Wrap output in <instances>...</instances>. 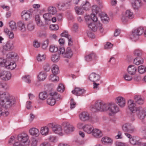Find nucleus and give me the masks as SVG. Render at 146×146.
<instances>
[{
    "label": "nucleus",
    "instance_id": "nucleus-36",
    "mask_svg": "<svg viewBox=\"0 0 146 146\" xmlns=\"http://www.w3.org/2000/svg\"><path fill=\"white\" fill-rule=\"evenodd\" d=\"M47 10L49 13L50 15H55L57 12V10L56 7L50 6L48 7Z\"/></svg>",
    "mask_w": 146,
    "mask_h": 146
},
{
    "label": "nucleus",
    "instance_id": "nucleus-56",
    "mask_svg": "<svg viewBox=\"0 0 146 146\" xmlns=\"http://www.w3.org/2000/svg\"><path fill=\"white\" fill-rule=\"evenodd\" d=\"M50 51L51 52H56L58 50V48L54 45H50L49 49Z\"/></svg>",
    "mask_w": 146,
    "mask_h": 146
},
{
    "label": "nucleus",
    "instance_id": "nucleus-37",
    "mask_svg": "<svg viewBox=\"0 0 146 146\" xmlns=\"http://www.w3.org/2000/svg\"><path fill=\"white\" fill-rule=\"evenodd\" d=\"M35 19L37 25L39 27H43L44 26V24L40 20V19L39 16L37 15L35 16Z\"/></svg>",
    "mask_w": 146,
    "mask_h": 146
},
{
    "label": "nucleus",
    "instance_id": "nucleus-44",
    "mask_svg": "<svg viewBox=\"0 0 146 146\" xmlns=\"http://www.w3.org/2000/svg\"><path fill=\"white\" fill-rule=\"evenodd\" d=\"M56 74H53L50 75L49 78V80L52 82H56L59 80V78Z\"/></svg>",
    "mask_w": 146,
    "mask_h": 146
},
{
    "label": "nucleus",
    "instance_id": "nucleus-27",
    "mask_svg": "<svg viewBox=\"0 0 146 146\" xmlns=\"http://www.w3.org/2000/svg\"><path fill=\"white\" fill-rule=\"evenodd\" d=\"M84 92L83 89L79 88H75L74 90L72 91V93L77 96H80L83 94Z\"/></svg>",
    "mask_w": 146,
    "mask_h": 146
},
{
    "label": "nucleus",
    "instance_id": "nucleus-53",
    "mask_svg": "<svg viewBox=\"0 0 146 146\" xmlns=\"http://www.w3.org/2000/svg\"><path fill=\"white\" fill-rule=\"evenodd\" d=\"M45 56L44 54H38L37 56V60L38 61H42L45 60Z\"/></svg>",
    "mask_w": 146,
    "mask_h": 146
},
{
    "label": "nucleus",
    "instance_id": "nucleus-17",
    "mask_svg": "<svg viewBox=\"0 0 146 146\" xmlns=\"http://www.w3.org/2000/svg\"><path fill=\"white\" fill-rule=\"evenodd\" d=\"M123 130L126 132L132 133L135 130L134 127L129 123H126L124 124L122 126Z\"/></svg>",
    "mask_w": 146,
    "mask_h": 146
},
{
    "label": "nucleus",
    "instance_id": "nucleus-50",
    "mask_svg": "<svg viewBox=\"0 0 146 146\" xmlns=\"http://www.w3.org/2000/svg\"><path fill=\"white\" fill-rule=\"evenodd\" d=\"M138 71L140 74H143L146 71V68L143 65H141L138 67Z\"/></svg>",
    "mask_w": 146,
    "mask_h": 146
},
{
    "label": "nucleus",
    "instance_id": "nucleus-12",
    "mask_svg": "<svg viewBox=\"0 0 146 146\" xmlns=\"http://www.w3.org/2000/svg\"><path fill=\"white\" fill-rule=\"evenodd\" d=\"M72 0H69L66 2H62L58 4L57 6L59 10L64 11L68 9L71 4Z\"/></svg>",
    "mask_w": 146,
    "mask_h": 146
},
{
    "label": "nucleus",
    "instance_id": "nucleus-62",
    "mask_svg": "<svg viewBox=\"0 0 146 146\" xmlns=\"http://www.w3.org/2000/svg\"><path fill=\"white\" fill-rule=\"evenodd\" d=\"M50 68L49 64L48 63L45 64L43 66V69L46 72L49 71Z\"/></svg>",
    "mask_w": 146,
    "mask_h": 146
},
{
    "label": "nucleus",
    "instance_id": "nucleus-47",
    "mask_svg": "<svg viewBox=\"0 0 146 146\" xmlns=\"http://www.w3.org/2000/svg\"><path fill=\"white\" fill-rule=\"evenodd\" d=\"M83 9L80 6V7L76 6L75 8V10L76 13L78 15H81L83 13Z\"/></svg>",
    "mask_w": 146,
    "mask_h": 146
},
{
    "label": "nucleus",
    "instance_id": "nucleus-35",
    "mask_svg": "<svg viewBox=\"0 0 146 146\" xmlns=\"http://www.w3.org/2000/svg\"><path fill=\"white\" fill-rule=\"evenodd\" d=\"M46 76L47 74L46 73L44 72H41L38 76V78L39 81H43L45 79Z\"/></svg>",
    "mask_w": 146,
    "mask_h": 146
},
{
    "label": "nucleus",
    "instance_id": "nucleus-22",
    "mask_svg": "<svg viewBox=\"0 0 146 146\" xmlns=\"http://www.w3.org/2000/svg\"><path fill=\"white\" fill-rule=\"evenodd\" d=\"M116 102L121 107H123L125 106V99L121 96H119L116 98Z\"/></svg>",
    "mask_w": 146,
    "mask_h": 146
},
{
    "label": "nucleus",
    "instance_id": "nucleus-42",
    "mask_svg": "<svg viewBox=\"0 0 146 146\" xmlns=\"http://www.w3.org/2000/svg\"><path fill=\"white\" fill-rule=\"evenodd\" d=\"M52 72L53 74L56 75L59 73V69L57 65L54 64L52 66Z\"/></svg>",
    "mask_w": 146,
    "mask_h": 146
},
{
    "label": "nucleus",
    "instance_id": "nucleus-13",
    "mask_svg": "<svg viewBox=\"0 0 146 146\" xmlns=\"http://www.w3.org/2000/svg\"><path fill=\"white\" fill-rule=\"evenodd\" d=\"M138 117L141 119L144 118L146 116V108H143L141 107L137 108L135 111Z\"/></svg>",
    "mask_w": 146,
    "mask_h": 146
},
{
    "label": "nucleus",
    "instance_id": "nucleus-2",
    "mask_svg": "<svg viewBox=\"0 0 146 146\" xmlns=\"http://www.w3.org/2000/svg\"><path fill=\"white\" fill-rule=\"evenodd\" d=\"M107 104L102 100H98L96 102L94 105L91 106V110L93 112H96L98 111H106Z\"/></svg>",
    "mask_w": 146,
    "mask_h": 146
},
{
    "label": "nucleus",
    "instance_id": "nucleus-9",
    "mask_svg": "<svg viewBox=\"0 0 146 146\" xmlns=\"http://www.w3.org/2000/svg\"><path fill=\"white\" fill-rule=\"evenodd\" d=\"M92 13L91 14V17L92 18V21L94 22H96L98 20V18L96 16L95 14H98L100 15V9L97 5H95L92 7Z\"/></svg>",
    "mask_w": 146,
    "mask_h": 146
},
{
    "label": "nucleus",
    "instance_id": "nucleus-57",
    "mask_svg": "<svg viewBox=\"0 0 146 146\" xmlns=\"http://www.w3.org/2000/svg\"><path fill=\"white\" fill-rule=\"evenodd\" d=\"M49 44V41L47 39L45 40L42 44V47L44 50H46Z\"/></svg>",
    "mask_w": 146,
    "mask_h": 146
},
{
    "label": "nucleus",
    "instance_id": "nucleus-64",
    "mask_svg": "<svg viewBox=\"0 0 146 146\" xmlns=\"http://www.w3.org/2000/svg\"><path fill=\"white\" fill-rule=\"evenodd\" d=\"M124 79L126 81H130L132 79V77L127 74H125L123 76Z\"/></svg>",
    "mask_w": 146,
    "mask_h": 146
},
{
    "label": "nucleus",
    "instance_id": "nucleus-15",
    "mask_svg": "<svg viewBox=\"0 0 146 146\" xmlns=\"http://www.w3.org/2000/svg\"><path fill=\"white\" fill-rule=\"evenodd\" d=\"M13 48V43L11 41H7L3 47V50L1 52L3 54L6 53V51H9L12 50Z\"/></svg>",
    "mask_w": 146,
    "mask_h": 146
},
{
    "label": "nucleus",
    "instance_id": "nucleus-7",
    "mask_svg": "<svg viewBox=\"0 0 146 146\" xmlns=\"http://www.w3.org/2000/svg\"><path fill=\"white\" fill-rule=\"evenodd\" d=\"M88 24V28L93 31H96L97 29L100 30L101 32H102L103 31L102 25L99 22H98L96 23L91 22Z\"/></svg>",
    "mask_w": 146,
    "mask_h": 146
},
{
    "label": "nucleus",
    "instance_id": "nucleus-39",
    "mask_svg": "<svg viewBox=\"0 0 146 146\" xmlns=\"http://www.w3.org/2000/svg\"><path fill=\"white\" fill-rule=\"evenodd\" d=\"M135 101L139 104H142L144 102V101L140 96H135L134 97Z\"/></svg>",
    "mask_w": 146,
    "mask_h": 146
},
{
    "label": "nucleus",
    "instance_id": "nucleus-28",
    "mask_svg": "<svg viewBox=\"0 0 146 146\" xmlns=\"http://www.w3.org/2000/svg\"><path fill=\"white\" fill-rule=\"evenodd\" d=\"M137 70V68L133 65H129L127 68V71L128 73L131 75L135 74Z\"/></svg>",
    "mask_w": 146,
    "mask_h": 146
},
{
    "label": "nucleus",
    "instance_id": "nucleus-11",
    "mask_svg": "<svg viewBox=\"0 0 146 146\" xmlns=\"http://www.w3.org/2000/svg\"><path fill=\"white\" fill-rule=\"evenodd\" d=\"M11 76V73L6 70H2L0 72V78L3 80L8 81L9 80Z\"/></svg>",
    "mask_w": 146,
    "mask_h": 146
},
{
    "label": "nucleus",
    "instance_id": "nucleus-38",
    "mask_svg": "<svg viewBox=\"0 0 146 146\" xmlns=\"http://www.w3.org/2000/svg\"><path fill=\"white\" fill-rule=\"evenodd\" d=\"M144 61L143 59L141 58L137 57L135 58L133 60V63L137 65L143 64Z\"/></svg>",
    "mask_w": 146,
    "mask_h": 146
},
{
    "label": "nucleus",
    "instance_id": "nucleus-6",
    "mask_svg": "<svg viewBox=\"0 0 146 146\" xmlns=\"http://www.w3.org/2000/svg\"><path fill=\"white\" fill-rule=\"evenodd\" d=\"M29 139L28 135L25 133L19 135L17 137L18 141L20 142L24 146H27L29 145V141H28Z\"/></svg>",
    "mask_w": 146,
    "mask_h": 146
},
{
    "label": "nucleus",
    "instance_id": "nucleus-10",
    "mask_svg": "<svg viewBox=\"0 0 146 146\" xmlns=\"http://www.w3.org/2000/svg\"><path fill=\"white\" fill-rule=\"evenodd\" d=\"M134 17L133 12L130 10H127L126 11L124 16L122 17L121 20L123 23H125L127 21L128 19H132Z\"/></svg>",
    "mask_w": 146,
    "mask_h": 146
},
{
    "label": "nucleus",
    "instance_id": "nucleus-59",
    "mask_svg": "<svg viewBox=\"0 0 146 146\" xmlns=\"http://www.w3.org/2000/svg\"><path fill=\"white\" fill-rule=\"evenodd\" d=\"M0 88L7 90L9 88V86L6 83L1 81L0 82Z\"/></svg>",
    "mask_w": 146,
    "mask_h": 146
},
{
    "label": "nucleus",
    "instance_id": "nucleus-4",
    "mask_svg": "<svg viewBox=\"0 0 146 146\" xmlns=\"http://www.w3.org/2000/svg\"><path fill=\"white\" fill-rule=\"evenodd\" d=\"M143 32V27H140L132 31L130 35V38L133 40L135 41L139 38V36L142 35Z\"/></svg>",
    "mask_w": 146,
    "mask_h": 146
},
{
    "label": "nucleus",
    "instance_id": "nucleus-14",
    "mask_svg": "<svg viewBox=\"0 0 146 146\" xmlns=\"http://www.w3.org/2000/svg\"><path fill=\"white\" fill-rule=\"evenodd\" d=\"M52 125V131L56 134H58L60 135H64V132L61 127L58 125H53L52 124H50Z\"/></svg>",
    "mask_w": 146,
    "mask_h": 146
},
{
    "label": "nucleus",
    "instance_id": "nucleus-20",
    "mask_svg": "<svg viewBox=\"0 0 146 146\" xmlns=\"http://www.w3.org/2000/svg\"><path fill=\"white\" fill-rule=\"evenodd\" d=\"M89 78L91 81L95 82L99 80L100 76L99 74L93 72L90 74Z\"/></svg>",
    "mask_w": 146,
    "mask_h": 146
},
{
    "label": "nucleus",
    "instance_id": "nucleus-58",
    "mask_svg": "<svg viewBox=\"0 0 146 146\" xmlns=\"http://www.w3.org/2000/svg\"><path fill=\"white\" fill-rule=\"evenodd\" d=\"M85 19L88 24L92 22V19L91 17V15L90 16L86 15L85 17Z\"/></svg>",
    "mask_w": 146,
    "mask_h": 146
},
{
    "label": "nucleus",
    "instance_id": "nucleus-1",
    "mask_svg": "<svg viewBox=\"0 0 146 146\" xmlns=\"http://www.w3.org/2000/svg\"><path fill=\"white\" fill-rule=\"evenodd\" d=\"M0 105L5 108H9L15 105V97L7 92L0 91Z\"/></svg>",
    "mask_w": 146,
    "mask_h": 146
},
{
    "label": "nucleus",
    "instance_id": "nucleus-26",
    "mask_svg": "<svg viewBox=\"0 0 146 146\" xmlns=\"http://www.w3.org/2000/svg\"><path fill=\"white\" fill-rule=\"evenodd\" d=\"M84 131L88 134L92 133L94 128L91 125H86L83 127Z\"/></svg>",
    "mask_w": 146,
    "mask_h": 146
},
{
    "label": "nucleus",
    "instance_id": "nucleus-21",
    "mask_svg": "<svg viewBox=\"0 0 146 146\" xmlns=\"http://www.w3.org/2000/svg\"><path fill=\"white\" fill-rule=\"evenodd\" d=\"M130 1L134 9H138L141 6V0H130Z\"/></svg>",
    "mask_w": 146,
    "mask_h": 146
},
{
    "label": "nucleus",
    "instance_id": "nucleus-61",
    "mask_svg": "<svg viewBox=\"0 0 146 146\" xmlns=\"http://www.w3.org/2000/svg\"><path fill=\"white\" fill-rule=\"evenodd\" d=\"M64 90V88L63 85L62 84L59 85L57 88V90L58 91L61 92H62Z\"/></svg>",
    "mask_w": 146,
    "mask_h": 146
},
{
    "label": "nucleus",
    "instance_id": "nucleus-54",
    "mask_svg": "<svg viewBox=\"0 0 146 146\" xmlns=\"http://www.w3.org/2000/svg\"><path fill=\"white\" fill-rule=\"evenodd\" d=\"M22 79L25 82L27 83L31 82V77L29 75L25 76L22 77Z\"/></svg>",
    "mask_w": 146,
    "mask_h": 146
},
{
    "label": "nucleus",
    "instance_id": "nucleus-29",
    "mask_svg": "<svg viewBox=\"0 0 146 146\" xmlns=\"http://www.w3.org/2000/svg\"><path fill=\"white\" fill-rule=\"evenodd\" d=\"M29 131L30 134L36 137H37L39 135V131L36 128H32L30 129Z\"/></svg>",
    "mask_w": 146,
    "mask_h": 146
},
{
    "label": "nucleus",
    "instance_id": "nucleus-46",
    "mask_svg": "<svg viewBox=\"0 0 146 146\" xmlns=\"http://www.w3.org/2000/svg\"><path fill=\"white\" fill-rule=\"evenodd\" d=\"M39 96L40 100H45L47 97L48 95L46 92H44L40 93Z\"/></svg>",
    "mask_w": 146,
    "mask_h": 146
},
{
    "label": "nucleus",
    "instance_id": "nucleus-60",
    "mask_svg": "<svg viewBox=\"0 0 146 146\" xmlns=\"http://www.w3.org/2000/svg\"><path fill=\"white\" fill-rule=\"evenodd\" d=\"M134 55L137 56H139L141 55L142 52L141 50L139 49L135 50L133 52Z\"/></svg>",
    "mask_w": 146,
    "mask_h": 146
},
{
    "label": "nucleus",
    "instance_id": "nucleus-18",
    "mask_svg": "<svg viewBox=\"0 0 146 146\" xmlns=\"http://www.w3.org/2000/svg\"><path fill=\"white\" fill-rule=\"evenodd\" d=\"M97 58V57L96 54L93 52H92L86 55L84 57L85 60L88 62H89L96 59Z\"/></svg>",
    "mask_w": 146,
    "mask_h": 146
},
{
    "label": "nucleus",
    "instance_id": "nucleus-51",
    "mask_svg": "<svg viewBox=\"0 0 146 146\" xmlns=\"http://www.w3.org/2000/svg\"><path fill=\"white\" fill-rule=\"evenodd\" d=\"M27 29L29 31H33L35 28V25L32 23H29L27 26Z\"/></svg>",
    "mask_w": 146,
    "mask_h": 146
},
{
    "label": "nucleus",
    "instance_id": "nucleus-24",
    "mask_svg": "<svg viewBox=\"0 0 146 146\" xmlns=\"http://www.w3.org/2000/svg\"><path fill=\"white\" fill-rule=\"evenodd\" d=\"M92 135L96 138H99L102 137L103 135L101 131L99 129H94L92 133Z\"/></svg>",
    "mask_w": 146,
    "mask_h": 146
},
{
    "label": "nucleus",
    "instance_id": "nucleus-16",
    "mask_svg": "<svg viewBox=\"0 0 146 146\" xmlns=\"http://www.w3.org/2000/svg\"><path fill=\"white\" fill-rule=\"evenodd\" d=\"M80 119L82 121H85L91 119L92 117L88 113L84 111L81 113L79 115Z\"/></svg>",
    "mask_w": 146,
    "mask_h": 146
},
{
    "label": "nucleus",
    "instance_id": "nucleus-19",
    "mask_svg": "<svg viewBox=\"0 0 146 146\" xmlns=\"http://www.w3.org/2000/svg\"><path fill=\"white\" fill-rule=\"evenodd\" d=\"M128 107L129 109L132 113H134L137 110V108L136 107V105L134 102L131 100L128 101Z\"/></svg>",
    "mask_w": 146,
    "mask_h": 146
},
{
    "label": "nucleus",
    "instance_id": "nucleus-52",
    "mask_svg": "<svg viewBox=\"0 0 146 146\" xmlns=\"http://www.w3.org/2000/svg\"><path fill=\"white\" fill-rule=\"evenodd\" d=\"M101 19L102 22L104 23H108L110 20L109 17L107 16V15L106 14H105L104 16H102Z\"/></svg>",
    "mask_w": 146,
    "mask_h": 146
},
{
    "label": "nucleus",
    "instance_id": "nucleus-5",
    "mask_svg": "<svg viewBox=\"0 0 146 146\" xmlns=\"http://www.w3.org/2000/svg\"><path fill=\"white\" fill-rule=\"evenodd\" d=\"M106 111H108L109 115L113 116L118 112L119 110L118 106L115 104H107Z\"/></svg>",
    "mask_w": 146,
    "mask_h": 146
},
{
    "label": "nucleus",
    "instance_id": "nucleus-40",
    "mask_svg": "<svg viewBox=\"0 0 146 146\" xmlns=\"http://www.w3.org/2000/svg\"><path fill=\"white\" fill-rule=\"evenodd\" d=\"M60 56L59 54H54L52 56L51 59L53 62H56L60 60Z\"/></svg>",
    "mask_w": 146,
    "mask_h": 146
},
{
    "label": "nucleus",
    "instance_id": "nucleus-23",
    "mask_svg": "<svg viewBox=\"0 0 146 146\" xmlns=\"http://www.w3.org/2000/svg\"><path fill=\"white\" fill-rule=\"evenodd\" d=\"M31 15V13L29 11H24L21 13V16L22 18L26 21L30 18Z\"/></svg>",
    "mask_w": 146,
    "mask_h": 146
},
{
    "label": "nucleus",
    "instance_id": "nucleus-33",
    "mask_svg": "<svg viewBox=\"0 0 146 146\" xmlns=\"http://www.w3.org/2000/svg\"><path fill=\"white\" fill-rule=\"evenodd\" d=\"M40 132L42 135L46 136L48 134L49 129L46 126L42 127L40 128Z\"/></svg>",
    "mask_w": 146,
    "mask_h": 146
},
{
    "label": "nucleus",
    "instance_id": "nucleus-3",
    "mask_svg": "<svg viewBox=\"0 0 146 146\" xmlns=\"http://www.w3.org/2000/svg\"><path fill=\"white\" fill-rule=\"evenodd\" d=\"M7 60L2 58H0V66L4 67L7 65L8 61H10L11 60H16L17 58V54L14 52H10L6 56Z\"/></svg>",
    "mask_w": 146,
    "mask_h": 146
},
{
    "label": "nucleus",
    "instance_id": "nucleus-25",
    "mask_svg": "<svg viewBox=\"0 0 146 146\" xmlns=\"http://www.w3.org/2000/svg\"><path fill=\"white\" fill-rule=\"evenodd\" d=\"M73 52L71 48L68 47L66 49L65 53L64 54V57L70 58L72 56Z\"/></svg>",
    "mask_w": 146,
    "mask_h": 146
},
{
    "label": "nucleus",
    "instance_id": "nucleus-30",
    "mask_svg": "<svg viewBox=\"0 0 146 146\" xmlns=\"http://www.w3.org/2000/svg\"><path fill=\"white\" fill-rule=\"evenodd\" d=\"M49 95L54 99L55 100H58L62 99L60 95L56 92H51L49 93Z\"/></svg>",
    "mask_w": 146,
    "mask_h": 146
},
{
    "label": "nucleus",
    "instance_id": "nucleus-41",
    "mask_svg": "<svg viewBox=\"0 0 146 146\" xmlns=\"http://www.w3.org/2000/svg\"><path fill=\"white\" fill-rule=\"evenodd\" d=\"M9 62L8 61L7 65L6 66V67L7 69L11 70H13L16 67V64L14 62H10L9 64Z\"/></svg>",
    "mask_w": 146,
    "mask_h": 146
},
{
    "label": "nucleus",
    "instance_id": "nucleus-55",
    "mask_svg": "<svg viewBox=\"0 0 146 146\" xmlns=\"http://www.w3.org/2000/svg\"><path fill=\"white\" fill-rule=\"evenodd\" d=\"M48 139L50 142L52 143H55L57 141V138L56 136L51 135L49 137Z\"/></svg>",
    "mask_w": 146,
    "mask_h": 146
},
{
    "label": "nucleus",
    "instance_id": "nucleus-8",
    "mask_svg": "<svg viewBox=\"0 0 146 146\" xmlns=\"http://www.w3.org/2000/svg\"><path fill=\"white\" fill-rule=\"evenodd\" d=\"M63 128V132L66 134H69L74 131V127L68 122H64L62 124Z\"/></svg>",
    "mask_w": 146,
    "mask_h": 146
},
{
    "label": "nucleus",
    "instance_id": "nucleus-32",
    "mask_svg": "<svg viewBox=\"0 0 146 146\" xmlns=\"http://www.w3.org/2000/svg\"><path fill=\"white\" fill-rule=\"evenodd\" d=\"M17 26L19 29L22 32H24L26 29L25 23L23 22L19 21L17 23Z\"/></svg>",
    "mask_w": 146,
    "mask_h": 146
},
{
    "label": "nucleus",
    "instance_id": "nucleus-31",
    "mask_svg": "<svg viewBox=\"0 0 146 146\" xmlns=\"http://www.w3.org/2000/svg\"><path fill=\"white\" fill-rule=\"evenodd\" d=\"M129 142L133 145H137L139 142V139L137 137H133L131 139H129Z\"/></svg>",
    "mask_w": 146,
    "mask_h": 146
},
{
    "label": "nucleus",
    "instance_id": "nucleus-43",
    "mask_svg": "<svg viewBox=\"0 0 146 146\" xmlns=\"http://www.w3.org/2000/svg\"><path fill=\"white\" fill-rule=\"evenodd\" d=\"M102 142L103 143L105 144L106 143H110L112 142V139L110 138L105 137L102 139Z\"/></svg>",
    "mask_w": 146,
    "mask_h": 146
},
{
    "label": "nucleus",
    "instance_id": "nucleus-48",
    "mask_svg": "<svg viewBox=\"0 0 146 146\" xmlns=\"http://www.w3.org/2000/svg\"><path fill=\"white\" fill-rule=\"evenodd\" d=\"M9 27L11 30L13 31H16L17 30V27L16 26V23L14 21H11L9 23Z\"/></svg>",
    "mask_w": 146,
    "mask_h": 146
},
{
    "label": "nucleus",
    "instance_id": "nucleus-63",
    "mask_svg": "<svg viewBox=\"0 0 146 146\" xmlns=\"http://www.w3.org/2000/svg\"><path fill=\"white\" fill-rule=\"evenodd\" d=\"M50 29L51 30H57L59 29V27L57 25H52L50 26Z\"/></svg>",
    "mask_w": 146,
    "mask_h": 146
},
{
    "label": "nucleus",
    "instance_id": "nucleus-49",
    "mask_svg": "<svg viewBox=\"0 0 146 146\" xmlns=\"http://www.w3.org/2000/svg\"><path fill=\"white\" fill-rule=\"evenodd\" d=\"M43 17L46 22L47 21H51V15L49 13L44 14L43 15Z\"/></svg>",
    "mask_w": 146,
    "mask_h": 146
},
{
    "label": "nucleus",
    "instance_id": "nucleus-45",
    "mask_svg": "<svg viewBox=\"0 0 146 146\" xmlns=\"http://www.w3.org/2000/svg\"><path fill=\"white\" fill-rule=\"evenodd\" d=\"M47 102L48 104L51 106L54 105L56 103V101L55 99L53 98L51 96L47 99Z\"/></svg>",
    "mask_w": 146,
    "mask_h": 146
},
{
    "label": "nucleus",
    "instance_id": "nucleus-34",
    "mask_svg": "<svg viewBox=\"0 0 146 146\" xmlns=\"http://www.w3.org/2000/svg\"><path fill=\"white\" fill-rule=\"evenodd\" d=\"M80 6L83 10L86 11L88 10L91 7L90 3L87 1L83 2Z\"/></svg>",
    "mask_w": 146,
    "mask_h": 146
}]
</instances>
